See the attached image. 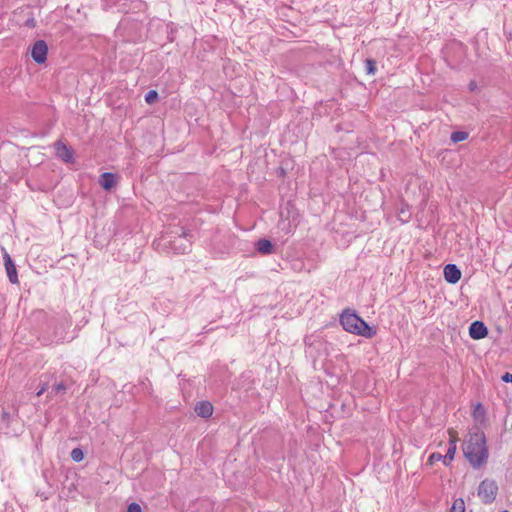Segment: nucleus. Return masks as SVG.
I'll return each instance as SVG.
<instances>
[{
  "label": "nucleus",
  "instance_id": "obj_22",
  "mask_svg": "<svg viewBox=\"0 0 512 512\" xmlns=\"http://www.w3.org/2000/svg\"><path fill=\"white\" fill-rule=\"evenodd\" d=\"M53 389H54L57 393H59V392H63V391H65V390H66V386L64 385V383H62V382H61V383H58V384L54 385Z\"/></svg>",
  "mask_w": 512,
  "mask_h": 512
},
{
  "label": "nucleus",
  "instance_id": "obj_4",
  "mask_svg": "<svg viewBox=\"0 0 512 512\" xmlns=\"http://www.w3.org/2000/svg\"><path fill=\"white\" fill-rule=\"evenodd\" d=\"M48 47L45 41H36L31 49V57L38 64H43L47 60Z\"/></svg>",
  "mask_w": 512,
  "mask_h": 512
},
{
  "label": "nucleus",
  "instance_id": "obj_24",
  "mask_svg": "<svg viewBox=\"0 0 512 512\" xmlns=\"http://www.w3.org/2000/svg\"><path fill=\"white\" fill-rule=\"evenodd\" d=\"M48 388V384L47 383H44L40 389L38 390V392L36 393V395L39 397L41 396Z\"/></svg>",
  "mask_w": 512,
  "mask_h": 512
},
{
  "label": "nucleus",
  "instance_id": "obj_21",
  "mask_svg": "<svg viewBox=\"0 0 512 512\" xmlns=\"http://www.w3.org/2000/svg\"><path fill=\"white\" fill-rule=\"evenodd\" d=\"M127 512H142V509L139 504L131 503L127 508Z\"/></svg>",
  "mask_w": 512,
  "mask_h": 512
},
{
  "label": "nucleus",
  "instance_id": "obj_8",
  "mask_svg": "<svg viewBox=\"0 0 512 512\" xmlns=\"http://www.w3.org/2000/svg\"><path fill=\"white\" fill-rule=\"evenodd\" d=\"M444 278L448 283L455 284L461 279V271L454 264H447L444 267Z\"/></svg>",
  "mask_w": 512,
  "mask_h": 512
},
{
  "label": "nucleus",
  "instance_id": "obj_2",
  "mask_svg": "<svg viewBox=\"0 0 512 512\" xmlns=\"http://www.w3.org/2000/svg\"><path fill=\"white\" fill-rule=\"evenodd\" d=\"M340 324L343 329L351 334L365 338H373L377 331L370 327L357 313L350 309H345L340 315Z\"/></svg>",
  "mask_w": 512,
  "mask_h": 512
},
{
  "label": "nucleus",
  "instance_id": "obj_13",
  "mask_svg": "<svg viewBox=\"0 0 512 512\" xmlns=\"http://www.w3.org/2000/svg\"><path fill=\"white\" fill-rule=\"evenodd\" d=\"M472 415H473L474 419H476V420H481V419L484 418V416H485V409H484V407L482 406L481 403H477L474 406Z\"/></svg>",
  "mask_w": 512,
  "mask_h": 512
},
{
  "label": "nucleus",
  "instance_id": "obj_6",
  "mask_svg": "<svg viewBox=\"0 0 512 512\" xmlns=\"http://www.w3.org/2000/svg\"><path fill=\"white\" fill-rule=\"evenodd\" d=\"M488 329L481 321H474L469 327V335L472 339L480 340L487 336Z\"/></svg>",
  "mask_w": 512,
  "mask_h": 512
},
{
  "label": "nucleus",
  "instance_id": "obj_9",
  "mask_svg": "<svg viewBox=\"0 0 512 512\" xmlns=\"http://www.w3.org/2000/svg\"><path fill=\"white\" fill-rule=\"evenodd\" d=\"M213 410V405L209 401H201L195 405L196 414L202 418H210Z\"/></svg>",
  "mask_w": 512,
  "mask_h": 512
},
{
  "label": "nucleus",
  "instance_id": "obj_1",
  "mask_svg": "<svg viewBox=\"0 0 512 512\" xmlns=\"http://www.w3.org/2000/svg\"><path fill=\"white\" fill-rule=\"evenodd\" d=\"M462 450L465 458L473 468L482 467L488 460L489 451L486 436L480 429L469 431L463 442Z\"/></svg>",
  "mask_w": 512,
  "mask_h": 512
},
{
  "label": "nucleus",
  "instance_id": "obj_14",
  "mask_svg": "<svg viewBox=\"0 0 512 512\" xmlns=\"http://www.w3.org/2000/svg\"><path fill=\"white\" fill-rule=\"evenodd\" d=\"M457 451V447H452L449 445L448 451L446 455L443 456L444 458V464L446 466L450 465V463L454 460L455 454Z\"/></svg>",
  "mask_w": 512,
  "mask_h": 512
},
{
  "label": "nucleus",
  "instance_id": "obj_7",
  "mask_svg": "<svg viewBox=\"0 0 512 512\" xmlns=\"http://www.w3.org/2000/svg\"><path fill=\"white\" fill-rule=\"evenodd\" d=\"M3 258H4V265H5V269H6V273L9 278V281L13 284H18L19 280H18L17 269H16V266H15L14 262L12 261L10 255L7 252H5Z\"/></svg>",
  "mask_w": 512,
  "mask_h": 512
},
{
  "label": "nucleus",
  "instance_id": "obj_3",
  "mask_svg": "<svg viewBox=\"0 0 512 512\" xmlns=\"http://www.w3.org/2000/svg\"><path fill=\"white\" fill-rule=\"evenodd\" d=\"M498 493V486L494 480L485 479L478 487V496L484 503H492Z\"/></svg>",
  "mask_w": 512,
  "mask_h": 512
},
{
  "label": "nucleus",
  "instance_id": "obj_19",
  "mask_svg": "<svg viewBox=\"0 0 512 512\" xmlns=\"http://www.w3.org/2000/svg\"><path fill=\"white\" fill-rule=\"evenodd\" d=\"M439 461L444 462V458L440 453H432L428 458L429 465H433L434 463L439 462Z\"/></svg>",
  "mask_w": 512,
  "mask_h": 512
},
{
  "label": "nucleus",
  "instance_id": "obj_16",
  "mask_svg": "<svg viewBox=\"0 0 512 512\" xmlns=\"http://www.w3.org/2000/svg\"><path fill=\"white\" fill-rule=\"evenodd\" d=\"M447 432L449 435V445L452 447H457V442L459 440L458 432L453 428L448 429Z\"/></svg>",
  "mask_w": 512,
  "mask_h": 512
},
{
  "label": "nucleus",
  "instance_id": "obj_5",
  "mask_svg": "<svg viewBox=\"0 0 512 512\" xmlns=\"http://www.w3.org/2000/svg\"><path fill=\"white\" fill-rule=\"evenodd\" d=\"M56 155L62 159L64 162H72L73 161V150L71 147L67 146L62 141H57L54 144Z\"/></svg>",
  "mask_w": 512,
  "mask_h": 512
},
{
  "label": "nucleus",
  "instance_id": "obj_20",
  "mask_svg": "<svg viewBox=\"0 0 512 512\" xmlns=\"http://www.w3.org/2000/svg\"><path fill=\"white\" fill-rule=\"evenodd\" d=\"M366 67H367V72L369 74L375 73L376 67H375V62L373 60H371V59L366 60Z\"/></svg>",
  "mask_w": 512,
  "mask_h": 512
},
{
  "label": "nucleus",
  "instance_id": "obj_10",
  "mask_svg": "<svg viewBox=\"0 0 512 512\" xmlns=\"http://www.w3.org/2000/svg\"><path fill=\"white\" fill-rule=\"evenodd\" d=\"M257 251L263 255L271 254L273 252L272 243L267 239H260L256 244Z\"/></svg>",
  "mask_w": 512,
  "mask_h": 512
},
{
  "label": "nucleus",
  "instance_id": "obj_17",
  "mask_svg": "<svg viewBox=\"0 0 512 512\" xmlns=\"http://www.w3.org/2000/svg\"><path fill=\"white\" fill-rule=\"evenodd\" d=\"M71 458L72 460H74L75 462H80L84 459V453L82 451V449L80 448H74L72 451H71Z\"/></svg>",
  "mask_w": 512,
  "mask_h": 512
},
{
  "label": "nucleus",
  "instance_id": "obj_15",
  "mask_svg": "<svg viewBox=\"0 0 512 512\" xmlns=\"http://www.w3.org/2000/svg\"><path fill=\"white\" fill-rule=\"evenodd\" d=\"M468 133L464 131H456L451 134V141L454 143L465 141L468 138Z\"/></svg>",
  "mask_w": 512,
  "mask_h": 512
},
{
  "label": "nucleus",
  "instance_id": "obj_23",
  "mask_svg": "<svg viewBox=\"0 0 512 512\" xmlns=\"http://www.w3.org/2000/svg\"><path fill=\"white\" fill-rule=\"evenodd\" d=\"M502 380L506 383H512V374L511 373H505L504 375H502Z\"/></svg>",
  "mask_w": 512,
  "mask_h": 512
},
{
  "label": "nucleus",
  "instance_id": "obj_12",
  "mask_svg": "<svg viewBox=\"0 0 512 512\" xmlns=\"http://www.w3.org/2000/svg\"><path fill=\"white\" fill-rule=\"evenodd\" d=\"M465 501L462 498L454 500L450 512H465Z\"/></svg>",
  "mask_w": 512,
  "mask_h": 512
},
{
  "label": "nucleus",
  "instance_id": "obj_18",
  "mask_svg": "<svg viewBox=\"0 0 512 512\" xmlns=\"http://www.w3.org/2000/svg\"><path fill=\"white\" fill-rule=\"evenodd\" d=\"M158 99V93L156 90H150L146 95H145V101L148 103V104H153L157 101Z\"/></svg>",
  "mask_w": 512,
  "mask_h": 512
},
{
  "label": "nucleus",
  "instance_id": "obj_25",
  "mask_svg": "<svg viewBox=\"0 0 512 512\" xmlns=\"http://www.w3.org/2000/svg\"><path fill=\"white\" fill-rule=\"evenodd\" d=\"M502 512H508V511H502Z\"/></svg>",
  "mask_w": 512,
  "mask_h": 512
},
{
  "label": "nucleus",
  "instance_id": "obj_11",
  "mask_svg": "<svg viewBox=\"0 0 512 512\" xmlns=\"http://www.w3.org/2000/svg\"><path fill=\"white\" fill-rule=\"evenodd\" d=\"M100 185L103 189L109 190L115 185V177L111 173H103L101 175Z\"/></svg>",
  "mask_w": 512,
  "mask_h": 512
}]
</instances>
